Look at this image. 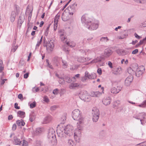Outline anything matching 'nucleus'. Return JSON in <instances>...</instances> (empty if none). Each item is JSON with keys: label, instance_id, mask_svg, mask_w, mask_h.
<instances>
[{"label": "nucleus", "instance_id": "f257e3e1", "mask_svg": "<svg viewBox=\"0 0 146 146\" xmlns=\"http://www.w3.org/2000/svg\"><path fill=\"white\" fill-rule=\"evenodd\" d=\"M72 116L74 120L78 121L77 123V129L74 133V137L75 139L81 133V131L83 129L82 125L84 118L81 115L80 111L78 109H75L72 111Z\"/></svg>", "mask_w": 146, "mask_h": 146}, {"label": "nucleus", "instance_id": "f03ea898", "mask_svg": "<svg viewBox=\"0 0 146 146\" xmlns=\"http://www.w3.org/2000/svg\"><path fill=\"white\" fill-rule=\"evenodd\" d=\"M73 127L70 125H67L64 128L62 126L58 128L56 130L58 136L61 138L64 137V135L70 136L73 135Z\"/></svg>", "mask_w": 146, "mask_h": 146}, {"label": "nucleus", "instance_id": "7ed1b4c3", "mask_svg": "<svg viewBox=\"0 0 146 146\" xmlns=\"http://www.w3.org/2000/svg\"><path fill=\"white\" fill-rule=\"evenodd\" d=\"M99 22L97 20L93 21L92 20V22L87 27L88 29L90 30H94L96 29L98 27Z\"/></svg>", "mask_w": 146, "mask_h": 146}, {"label": "nucleus", "instance_id": "20e7f679", "mask_svg": "<svg viewBox=\"0 0 146 146\" xmlns=\"http://www.w3.org/2000/svg\"><path fill=\"white\" fill-rule=\"evenodd\" d=\"M55 132L52 128L50 129L49 130L47 137L49 141L52 142H54L56 140Z\"/></svg>", "mask_w": 146, "mask_h": 146}, {"label": "nucleus", "instance_id": "39448f33", "mask_svg": "<svg viewBox=\"0 0 146 146\" xmlns=\"http://www.w3.org/2000/svg\"><path fill=\"white\" fill-rule=\"evenodd\" d=\"M92 120L94 122H96L98 120L100 115L99 110L96 108H94L92 112Z\"/></svg>", "mask_w": 146, "mask_h": 146}, {"label": "nucleus", "instance_id": "423d86ee", "mask_svg": "<svg viewBox=\"0 0 146 146\" xmlns=\"http://www.w3.org/2000/svg\"><path fill=\"white\" fill-rule=\"evenodd\" d=\"M92 19L89 18L85 15H83L81 17V22L86 27L92 22Z\"/></svg>", "mask_w": 146, "mask_h": 146}, {"label": "nucleus", "instance_id": "0eeeda50", "mask_svg": "<svg viewBox=\"0 0 146 146\" xmlns=\"http://www.w3.org/2000/svg\"><path fill=\"white\" fill-rule=\"evenodd\" d=\"M79 96L80 98L84 101H87V99L88 98V93L85 90H83L79 93Z\"/></svg>", "mask_w": 146, "mask_h": 146}, {"label": "nucleus", "instance_id": "6e6552de", "mask_svg": "<svg viewBox=\"0 0 146 146\" xmlns=\"http://www.w3.org/2000/svg\"><path fill=\"white\" fill-rule=\"evenodd\" d=\"M137 69L135 72V76L137 77H139L142 75L145 68L143 66H141L140 68H138L137 66H136V69Z\"/></svg>", "mask_w": 146, "mask_h": 146}, {"label": "nucleus", "instance_id": "1a4fd4ad", "mask_svg": "<svg viewBox=\"0 0 146 146\" xmlns=\"http://www.w3.org/2000/svg\"><path fill=\"white\" fill-rule=\"evenodd\" d=\"M77 5V4L76 3H74L68 7L69 11L68 13L69 15H72L75 12Z\"/></svg>", "mask_w": 146, "mask_h": 146}, {"label": "nucleus", "instance_id": "9d476101", "mask_svg": "<svg viewBox=\"0 0 146 146\" xmlns=\"http://www.w3.org/2000/svg\"><path fill=\"white\" fill-rule=\"evenodd\" d=\"M113 52L110 48H107L104 50L103 56L106 58L109 57L112 54Z\"/></svg>", "mask_w": 146, "mask_h": 146}, {"label": "nucleus", "instance_id": "9b49d317", "mask_svg": "<svg viewBox=\"0 0 146 146\" xmlns=\"http://www.w3.org/2000/svg\"><path fill=\"white\" fill-rule=\"evenodd\" d=\"M121 88L122 87L120 86H117V88L113 87L111 89V92L113 94H116L121 90Z\"/></svg>", "mask_w": 146, "mask_h": 146}, {"label": "nucleus", "instance_id": "f8f14e48", "mask_svg": "<svg viewBox=\"0 0 146 146\" xmlns=\"http://www.w3.org/2000/svg\"><path fill=\"white\" fill-rule=\"evenodd\" d=\"M85 76L90 79H94L96 77V74L95 73H92L90 74L87 71H86L85 72Z\"/></svg>", "mask_w": 146, "mask_h": 146}, {"label": "nucleus", "instance_id": "ddd939ff", "mask_svg": "<svg viewBox=\"0 0 146 146\" xmlns=\"http://www.w3.org/2000/svg\"><path fill=\"white\" fill-rule=\"evenodd\" d=\"M133 79V77L132 76H130L127 77L125 80V85L127 86L130 85Z\"/></svg>", "mask_w": 146, "mask_h": 146}, {"label": "nucleus", "instance_id": "4468645a", "mask_svg": "<svg viewBox=\"0 0 146 146\" xmlns=\"http://www.w3.org/2000/svg\"><path fill=\"white\" fill-rule=\"evenodd\" d=\"M111 102V98L110 97H105L102 100L103 104L106 106L109 105Z\"/></svg>", "mask_w": 146, "mask_h": 146}, {"label": "nucleus", "instance_id": "2eb2a0df", "mask_svg": "<svg viewBox=\"0 0 146 146\" xmlns=\"http://www.w3.org/2000/svg\"><path fill=\"white\" fill-rule=\"evenodd\" d=\"M54 46V45L53 42H51V40H48V43L47 44V50L52 51Z\"/></svg>", "mask_w": 146, "mask_h": 146}, {"label": "nucleus", "instance_id": "dca6fc26", "mask_svg": "<svg viewBox=\"0 0 146 146\" xmlns=\"http://www.w3.org/2000/svg\"><path fill=\"white\" fill-rule=\"evenodd\" d=\"M65 80L66 82L68 83H70L71 82H75L76 81V78L75 77L70 78L68 76H65Z\"/></svg>", "mask_w": 146, "mask_h": 146}, {"label": "nucleus", "instance_id": "f3484780", "mask_svg": "<svg viewBox=\"0 0 146 146\" xmlns=\"http://www.w3.org/2000/svg\"><path fill=\"white\" fill-rule=\"evenodd\" d=\"M25 16L23 15H21L18 20V24L21 27L24 21Z\"/></svg>", "mask_w": 146, "mask_h": 146}, {"label": "nucleus", "instance_id": "a211bd4d", "mask_svg": "<svg viewBox=\"0 0 146 146\" xmlns=\"http://www.w3.org/2000/svg\"><path fill=\"white\" fill-rule=\"evenodd\" d=\"M89 58L80 57L78 58L77 61L80 62H84L90 60Z\"/></svg>", "mask_w": 146, "mask_h": 146}, {"label": "nucleus", "instance_id": "6ab92c4d", "mask_svg": "<svg viewBox=\"0 0 146 146\" xmlns=\"http://www.w3.org/2000/svg\"><path fill=\"white\" fill-rule=\"evenodd\" d=\"M144 114H145L144 112H143L134 115L133 117L137 119H140V121L142 116Z\"/></svg>", "mask_w": 146, "mask_h": 146}, {"label": "nucleus", "instance_id": "aec40b11", "mask_svg": "<svg viewBox=\"0 0 146 146\" xmlns=\"http://www.w3.org/2000/svg\"><path fill=\"white\" fill-rule=\"evenodd\" d=\"M52 119V117L50 115H48L44 119V123H47L50 122Z\"/></svg>", "mask_w": 146, "mask_h": 146}, {"label": "nucleus", "instance_id": "412c9836", "mask_svg": "<svg viewBox=\"0 0 146 146\" xmlns=\"http://www.w3.org/2000/svg\"><path fill=\"white\" fill-rule=\"evenodd\" d=\"M102 94L101 93H100L99 92H93L91 93V96L93 97H99Z\"/></svg>", "mask_w": 146, "mask_h": 146}, {"label": "nucleus", "instance_id": "4be33fe9", "mask_svg": "<svg viewBox=\"0 0 146 146\" xmlns=\"http://www.w3.org/2000/svg\"><path fill=\"white\" fill-rule=\"evenodd\" d=\"M121 72V68H118L114 69L113 71V73L116 75L120 73Z\"/></svg>", "mask_w": 146, "mask_h": 146}, {"label": "nucleus", "instance_id": "5701e85b", "mask_svg": "<svg viewBox=\"0 0 146 146\" xmlns=\"http://www.w3.org/2000/svg\"><path fill=\"white\" fill-rule=\"evenodd\" d=\"M16 123L19 126H24L25 124V123L22 119L17 120L16 121Z\"/></svg>", "mask_w": 146, "mask_h": 146}, {"label": "nucleus", "instance_id": "b1692460", "mask_svg": "<svg viewBox=\"0 0 146 146\" xmlns=\"http://www.w3.org/2000/svg\"><path fill=\"white\" fill-rule=\"evenodd\" d=\"M35 118V115L34 113H32L29 115V120L31 122H33Z\"/></svg>", "mask_w": 146, "mask_h": 146}, {"label": "nucleus", "instance_id": "393cba45", "mask_svg": "<svg viewBox=\"0 0 146 146\" xmlns=\"http://www.w3.org/2000/svg\"><path fill=\"white\" fill-rule=\"evenodd\" d=\"M18 116L21 118L25 117V112L21 111H19L17 113Z\"/></svg>", "mask_w": 146, "mask_h": 146}, {"label": "nucleus", "instance_id": "a878e982", "mask_svg": "<svg viewBox=\"0 0 146 146\" xmlns=\"http://www.w3.org/2000/svg\"><path fill=\"white\" fill-rule=\"evenodd\" d=\"M101 61V59L100 57H97L96 58L93 59L91 62V63H96L98 62H100Z\"/></svg>", "mask_w": 146, "mask_h": 146}, {"label": "nucleus", "instance_id": "bb28decb", "mask_svg": "<svg viewBox=\"0 0 146 146\" xmlns=\"http://www.w3.org/2000/svg\"><path fill=\"white\" fill-rule=\"evenodd\" d=\"M135 71V69L134 68H132L131 67H129L127 69V72L129 74H132L134 73Z\"/></svg>", "mask_w": 146, "mask_h": 146}, {"label": "nucleus", "instance_id": "cd10ccee", "mask_svg": "<svg viewBox=\"0 0 146 146\" xmlns=\"http://www.w3.org/2000/svg\"><path fill=\"white\" fill-rule=\"evenodd\" d=\"M62 20L64 21H66L69 19V17L68 15H65L63 14L62 15Z\"/></svg>", "mask_w": 146, "mask_h": 146}, {"label": "nucleus", "instance_id": "c85d7f7f", "mask_svg": "<svg viewBox=\"0 0 146 146\" xmlns=\"http://www.w3.org/2000/svg\"><path fill=\"white\" fill-rule=\"evenodd\" d=\"M79 86V85L78 83H72L70 85L69 87L70 89H72Z\"/></svg>", "mask_w": 146, "mask_h": 146}, {"label": "nucleus", "instance_id": "c756f323", "mask_svg": "<svg viewBox=\"0 0 146 146\" xmlns=\"http://www.w3.org/2000/svg\"><path fill=\"white\" fill-rule=\"evenodd\" d=\"M15 12H12L11 17V21L12 22H13L15 20Z\"/></svg>", "mask_w": 146, "mask_h": 146}, {"label": "nucleus", "instance_id": "7c9ffc66", "mask_svg": "<svg viewBox=\"0 0 146 146\" xmlns=\"http://www.w3.org/2000/svg\"><path fill=\"white\" fill-rule=\"evenodd\" d=\"M67 45L70 47H73L75 46V43L74 42H66Z\"/></svg>", "mask_w": 146, "mask_h": 146}, {"label": "nucleus", "instance_id": "2f4dec72", "mask_svg": "<svg viewBox=\"0 0 146 146\" xmlns=\"http://www.w3.org/2000/svg\"><path fill=\"white\" fill-rule=\"evenodd\" d=\"M14 143L16 145H20L21 143V141H20L19 139L17 138H14Z\"/></svg>", "mask_w": 146, "mask_h": 146}, {"label": "nucleus", "instance_id": "473e14b6", "mask_svg": "<svg viewBox=\"0 0 146 146\" xmlns=\"http://www.w3.org/2000/svg\"><path fill=\"white\" fill-rule=\"evenodd\" d=\"M42 130L40 128H38L36 129L35 132V133L36 135H38L41 133Z\"/></svg>", "mask_w": 146, "mask_h": 146}, {"label": "nucleus", "instance_id": "72a5a7b5", "mask_svg": "<svg viewBox=\"0 0 146 146\" xmlns=\"http://www.w3.org/2000/svg\"><path fill=\"white\" fill-rule=\"evenodd\" d=\"M144 114H144V115H143L142 116L140 120V121H141V123L142 124H143L142 122V121H145L146 123V114L145 112Z\"/></svg>", "mask_w": 146, "mask_h": 146}, {"label": "nucleus", "instance_id": "f704fd0d", "mask_svg": "<svg viewBox=\"0 0 146 146\" xmlns=\"http://www.w3.org/2000/svg\"><path fill=\"white\" fill-rule=\"evenodd\" d=\"M109 40V39L107 37H102L100 39V40L103 42H107Z\"/></svg>", "mask_w": 146, "mask_h": 146}, {"label": "nucleus", "instance_id": "c9c22d12", "mask_svg": "<svg viewBox=\"0 0 146 146\" xmlns=\"http://www.w3.org/2000/svg\"><path fill=\"white\" fill-rule=\"evenodd\" d=\"M133 1L138 3H144L146 2V0H133Z\"/></svg>", "mask_w": 146, "mask_h": 146}, {"label": "nucleus", "instance_id": "e433bc0d", "mask_svg": "<svg viewBox=\"0 0 146 146\" xmlns=\"http://www.w3.org/2000/svg\"><path fill=\"white\" fill-rule=\"evenodd\" d=\"M60 17V15L58 14H57L54 18V22L58 23Z\"/></svg>", "mask_w": 146, "mask_h": 146}, {"label": "nucleus", "instance_id": "4c0bfd02", "mask_svg": "<svg viewBox=\"0 0 146 146\" xmlns=\"http://www.w3.org/2000/svg\"><path fill=\"white\" fill-rule=\"evenodd\" d=\"M117 53L119 55H124L126 54L125 51L124 50H119L117 51Z\"/></svg>", "mask_w": 146, "mask_h": 146}, {"label": "nucleus", "instance_id": "58836bf2", "mask_svg": "<svg viewBox=\"0 0 146 146\" xmlns=\"http://www.w3.org/2000/svg\"><path fill=\"white\" fill-rule=\"evenodd\" d=\"M59 34L60 36H64L65 33L64 30L60 29L59 31Z\"/></svg>", "mask_w": 146, "mask_h": 146}, {"label": "nucleus", "instance_id": "ea45409f", "mask_svg": "<svg viewBox=\"0 0 146 146\" xmlns=\"http://www.w3.org/2000/svg\"><path fill=\"white\" fill-rule=\"evenodd\" d=\"M68 143L70 146H74V141L72 139H69L68 140Z\"/></svg>", "mask_w": 146, "mask_h": 146}, {"label": "nucleus", "instance_id": "a19ab883", "mask_svg": "<svg viewBox=\"0 0 146 146\" xmlns=\"http://www.w3.org/2000/svg\"><path fill=\"white\" fill-rule=\"evenodd\" d=\"M146 106V100L143 101L142 103L138 105V106L142 108H145Z\"/></svg>", "mask_w": 146, "mask_h": 146}, {"label": "nucleus", "instance_id": "79ce46f5", "mask_svg": "<svg viewBox=\"0 0 146 146\" xmlns=\"http://www.w3.org/2000/svg\"><path fill=\"white\" fill-rule=\"evenodd\" d=\"M66 115L64 114L62 116V117L61 118V123L63 124L64 123L66 120Z\"/></svg>", "mask_w": 146, "mask_h": 146}, {"label": "nucleus", "instance_id": "37998d69", "mask_svg": "<svg viewBox=\"0 0 146 146\" xmlns=\"http://www.w3.org/2000/svg\"><path fill=\"white\" fill-rule=\"evenodd\" d=\"M68 46L67 45V44L65 45L64 46V47L63 48V50L67 53L68 52V51H69Z\"/></svg>", "mask_w": 146, "mask_h": 146}, {"label": "nucleus", "instance_id": "c03bdc74", "mask_svg": "<svg viewBox=\"0 0 146 146\" xmlns=\"http://www.w3.org/2000/svg\"><path fill=\"white\" fill-rule=\"evenodd\" d=\"M36 106V102L35 101L30 104V107L31 108H35Z\"/></svg>", "mask_w": 146, "mask_h": 146}, {"label": "nucleus", "instance_id": "a18cd8bd", "mask_svg": "<svg viewBox=\"0 0 146 146\" xmlns=\"http://www.w3.org/2000/svg\"><path fill=\"white\" fill-rule=\"evenodd\" d=\"M2 77L1 78L0 77V83L1 84V85H3L4 84L5 81L7 80L6 79H2Z\"/></svg>", "mask_w": 146, "mask_h": 146}, {"label": "nucleus", "instance_id": "49530a36", "mask_svg": "<svg viewBox=\"0 0 146 146\" xmlns=\"http://www.w3.org/2000/svg\"><path fill=\"white\" fill-rule=\"evenodd\" d=\"M17 47L18 46L17 45L12 46V49L11 50V51L13 52H15L17 48Z\"/></svg>", "mask_w": 146, "mask_h": 146}, {"label": "nucleus", "instance_id": "de8ad7c7", "mask_svg": "<svg viewBox=\"0 0 146 146\" xmlns=\"http://www.w3.org/2000/svg\"><path fill=\"white\" fill-rule=\"evenodd\" d=\"M41 142L39 140H37L36 141V144L35 146H42L41 145Z\"/></svg>", "mask_w": 146, "mask_h": 146}, {"label": "nucleus", "instance_id": "09e8293b", "mask_svg": "<svg viewBox=\"0 0 146 146\" xmlns=\"http://www.w3.org/2000/svg\"><path fill=\"white\" fill-rule=\"evenodd\" d=\"M60 80L58 81V82L59 84H62L64 82V79L62 77L59 78Z\"/></svg>", "mask_w": 146, "mask_h": 146}, {"label": "nucleus", "instance_id": "8fccbe9b", "mask_svg": "<svg viewBox=\"0 0 146 146\" xmlns=\"http://www.w3.org/2000/svg\"><path fill=\"white\" fill-rule=\"evenodd\" d=\"M44 101L46 102H48L49 101V100L48 97L46 96H45L44 98Z\"/></svg>", "mask_w": 146, "mask_h": 146}, {"label": "nucleus", "instance_id": "3c124183", "mask_svg": "<svg viewBox=\"0 0 146 146\" xmlns=\"http://www.w3.org/2000/svg\"><path fill=\"white\" fill-rule=\"evenodd\" d=\"M57 108V106H53L50 107V109L51 111L54 110Z\"/></svg>", "mask_w": 146, "mask_h": 146}, {"label": "nucleus", "instance_id": "603ef678", "mask_svg": "<svg viewBox=\"0 0 146 146\" xmlns=\"http://www.w3.org/2000/svg\"><path fill=\"white\" fill-rule=\"evenodd\" d=\"M97 73L100 75H101L102 74V69L100 68H99L98 69L97 71Z\"/></svg>", "mask_w": 146, "mask_h": 146}, {"label": "nucleus", "instance_id": "864d4df0", "mask_svg": "<svg viewBox=\"0 0 146 146\" xmlns=\"http://www.w3.org/2000/svg\"><path fill=\"white\" fill-rule=\"evenodd\" d=\"M18 104L17 103H15L14 105L15 108L17 109H20V107L18 106Z\"/></svg>", "mask_w": 146, "mask_h": 146}, {"label": "nucleus", "instance_id": "5fc2aeb1", "mask_svg": "<svg viewBox=\"0 0 146 146\" xmlns=\"http://www.w3.org/2000/svg\"><path fill=\"white\" fill-rule=\"evenodd\" d=\"M57 23H56L54 22V30L55 31H56L57 28Z\"/></svg>", "mask_w": 146, "mask_h": 146}, {"label": "nucleus", "instance_id": "6e6d98bb", "mask_svg": "<svg viewBox=\"0 0 146 146\" xmlns=\"http://www.w3.org/2000/svg\"><path fill=\"white\" fill-rule=\"evenodd\" d=\"M138 49H135L132 52V54H136L138 52Z\"/></svg>", "mask_w": 146, "mask_h": 146}, {"label": "nucleus", "instance_id": "4d7b16f0", "mask_svg": "<svg viewBox=\"0 0 146 146\" xmlns=\"http://www.w3.org/2000/svg\"><path fill=\"white\" fill-rule=\"evenodd\" d=\"M39 89L38 88H36L35 89H34V88L33 89V92L35 93L36 92H37L39 91Z\"/></svg>", "mask_w": 146, "mask_h": 146}, {"label": "nucleus", "instance_id": "13d9d810", "mask_svg": "<svg viewBox=\"0 0 146 146\" xmlns=\"http://www.w3.org/2000/svg\"><path fill=\"white\" fill-rule=\"evenodd\" d=\"M58 89H56L54 90L53 91V93L54 94H58Z\"/></svg>", "mask_w": 146, "mask_h": 146}, {"label": "nucleus", "instance_id": "bf43d9fd", "mask_svg": "<svg viewBox=\"0 0 146 146\" xmlns=\"http://www.w3.org/2000/svg\"><path fill=\"white\" fill-rule=\"evenodd\" d=\"M29 72L27 73H26L24 74V78L25 79L27 78L29 76Z\"/></svg>", "mask_w": 146, "mask_h": 146}, {"label": "nucleus", "instance_id": "052dcab7", "mask_svg": "<svg viewBox=\"0 0 146 146\" xmlns=\"http://www.w3.org/2000/svg\"><path fill=\"white\" fill-rule=\"evenodd\" d=\"M28 143L25 141H23L22 146H27Z\"/></svg>", "mask_w": 146, "mask_h": 146}, {"label": "nucleus", "instance_id": "680f3d73", "mask_svg": "<svg viewBox=\"0 0 146 146\" xmlns=\"http://www.w3.org/2000/svg\"><path fill=\"white\" fill-rule=\"evenodd\" d=\"M18 98L21 99V100H23V95L21 94H19L18 96Z\"/></svg>", "mask_w": 146, "mask_h": 146}, {"label": "nucleus", "instance_id": "e2e57ef3", "mask_svg": "<svg viewBox=\"0 0 146 146\" xmlns=\"http://www.w3.org/2000/svg\"><path fill=\"white\" fill-rule=\"evenodd\" d=\"M128 36V34H126L124 35H122L121 37L120 38H119L121 39H123L124 38H125L126 36Z\"/></svg>", "mask_w": 146, "mask_h": 146}, {"label": "nucleus", "instance_id": "0e129e2a", "mask_svg": "<svg viewBox=\"0 0 146 146\" xmlns=\"http://www.w3.org/2000/svg\"><path fill=\"white\" fill-rule=\"evenodd\" d=\"M87 77H86V76H84L82 78V79H81L82 81V82L85 81L87 80Z\"/></svg>", "mask_w": 146, "mask_h": 146}, {"label": "nucleus", "instance_id": "69168bd1", "mask_svg": "<svg viewBox=\"0 0 146 146\" xmlns=\"http://www.w3.org/2000/svg\"><path fill=\"white\" fill-rule=\"evenodd\" d=\"M60 37L62 40H64L66 39V35L64 36H60Z\"/></svg>", "mask_w": 146, "mask_h": 146}, {"label": "nucleus", "instance_id": "338daca9", "mask_svg": "<svg viewBox=\"0 0 146 146\" xmlns=\"http://www.w3.org/2000/svg\"><path fill=\"white\" fill-rule=\"evenodd\" d=\"M108 65L111 68H113L112 64L111 62L109 61L108 62Z\"/></svg>", "mask_w": 146, "mask_h": 146}, {"label": "nucleus", "instance_id": "774afa93", "mask_svg": "<svg viewBox=\"0 0 146 146\" xmlns=\"http://www.w3.org/2000/svg\"><path fill=\"white\" fill-rule=\"evenodd\" d=\"M16 125L15 124H14L12 126V129L13 130H15L16 129Z\"/></svg>", "mask_w": 146, "mask_h": 146}]
</instances>
